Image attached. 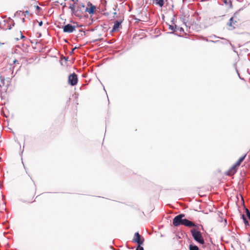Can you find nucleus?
Returning a JSON list of instances; mask_svg holds the SVG:
<instances>
[{"mask_svg": "<svg viewBox=\"0 0 250 250\" xmlns=\"http://www.w3.org/2000/svg\"><path fill=\"white\" fill-rule=\"evenodd\" d=\"M123 22V20L116 21L112 29L113 32H118L119 31L120 28L122 27L121 23Z\"/></svg>", "mask_w": 250, "mask_h": 250, "instance_id": "1a4fd4ad", "label": "nucleus"}, {"mask_svg": "<svg viewBox=\"0 0 250 250\" xmlns=\"http://www.w3.org/2000/svg\"><path fill=\"white\" fill-rule=\"evenodd\" d=\"M12 62L13 64L14 65L13 66V68L16 66V65L18 64L19 66H20V63L19 61L16 59H12V58L10 59L9 62L11 63Z\"/></svg>", "mask_w": 250, "mask_h": 250, "instance_id": "4468645a", "label": "nucleus"}, {"mask_svg": "<svg viewBox=\"0 0 250 250\" xmlns=\"http://www.w3.org/2000/svg\"><path fill=\"white\" fill-rule=\"evenodd\" d=\"M169 28H170V29H171L172 30H174V29H173V26H169Z\"/></svg>", "mask_w": 250, "mask_h": 250, "instance_id": "b1692460", "label": "nucleus"}, {"mask_svg": "<svg viewBox=\"0 0 250 250\" xmlns=\"http://www.w3.org/2000/svg\"><path fill=\"white\" fill-rule=\"evenodd\" d=\"M135 20H136V22H138V21H141L140 19H137V18H135Z\"/></svg>", "mask_w": 250, "mask_h": 250, "instance_id": "4be33fe9", "label": "nucleus"}, {"mask_svg": "<svg viewBox=\"0 0 250 250\" xmlns=\"http://www.w3.org/2000/svg\"><path fill=\"white\" fill-rule=\"evenodd\" d=\"M189 250H199L198 247L196 246L190 245L189 246Z\"/></svg>", "mask_w": 250, "mask_h": 250, "instance_id": "a211bd4d", "label": "nucleus"}, {"mask_svg": "<svg viewBox=\"0 0 250 250\" xmlns=\"http://www.w3.org/2000/svg\"><path fill=\"white\" fill-rule=\"evenodd\" d=\"M22 17V19H21L22 22L24 23L25 22V18H24L25 17Z\"/></svg>", "mask_w": 250, "mask_h": 250, "instance_id": "412c9836", "label": "nucleus"}, {"mask_svg": "<svg viewBox=\"0 0 250 250\" xmlns=\"http://www.w3.org/2000/svg\"><path fill=\"white\" fill-rule=\"evenodd\" d=\"M0 87H2L5 84V79L4 77H2L1 76H0Z\"/></svg>", "mask_w": 250, "mask_h": 250, "instance_id": "f3484780", "label": "nucleus"}, {"mask_svg": "<svg viewBox=\"0 0 250 250\" xmlns=\"http://www.w3.org/2000/svg\"><path fill=\"white\" fill-rule=\"evenodd\" d=\"M35 195V192L34 190H33L30 194H29L28 193H26L23 199V202L26 203H33L35 201L34 199Z\"/></svg>", "mask_w": 250, "mask_h": 250, "instance_id": "423d86ee", "label": "nucleus"}, {"mask_svg": "<svg viewBox=\"0 0 250 250\" xmlns=\"http://www.w3.org/2000/svg\"><path fill=\"white\" fill-rule=\"evenodd\" d=\"M246 215L248 216V217L249 218V219L250 220V212L247 208H246Z\"/></svg>", "mask_w": 250, "mask_h": 250, "instance_id": "6ab92c4d", "label": "nucleus"}, {"mask_svg": "<svg viewBox=\"0 0 250 250\" xmlns=\"http://www.w3.org/2000/svg\"><path fill=\"white\" fill-rule=\"evenodd\" d=\"M68 83L70 84L72 86L75 85L77 84L78 83V77L77 75L73 73L72 74H70L68 77Z\"/></svg>", "mask_w": 250, "mask_h": 250, "instance_id": "0eeeda50", "label": "nucleus"}, {"mask_svg": "<svg viewBox=\"0 0 250 250\" xmlns=\"http://www.w3.org/2000/svg\"><path fill=\"white\" fill-rule=\"evenodd\" d=\"M190 231L192 236L196 242L201 244H204L205 243L204 240L200 231L196 230L195 229H192Z\"/></svg>", "mask_w": 250, "mask_h": 250, "instance_id": "7ed1b4c3", "label": "nucleus"}, {"mask_svg": "<svg viewBox=\"0 0 250 250\" xmlns=\"http://www.w3.org/2000/svg\"><path fill=\"white\" fill-rule=\"evenodd\" d=\"M155 1V3L160 7H162L164 4V0H154Z\"/></svg>", "mask_w": 250, "mask_h": 250, "instance_id": "2eb2a0df", "label": "nucleus"}, {"mask_svg": "<svg viewBox=\"0 0 250 250\" xmlns=\"http://www.w3.org/2000/svg\"><path fill=\"white\" fill-rule=\"evenodd\" d=\"M226 4H228L230 2L229 0H222Z\"/></svg>", "mask_w": 250, "mask_h": 250, "instance_id": "aec40b11", "label": "nucleus"}, {"mask_svg": "<svg viewBox=\"0 0 250 250\" xmlns=\"http://www.w3.org/2000/svg\"><path fill=\"white\" fill-rule=\"evenodd\" d=\"M12 38L18 41L20 39L25 38V36L23 35L22 32L21 31L17 30L12 34Z\"/></svg>", "mask_w": 250, "mask_h": 250, "instance_id": "9d476101", "label": "nucleus"}, {"mask_svg": "<svg viewBox=\"0 0 250 250\" xmlns=\"http://www.w3.org/2000/svg\"><path fill=\"white\" fill-rule=\"evenodd\" d=\"M35 7H36V9H38V10L40 9V8H40L39 6H38V5L36 6Z\"/></svg>", "mask_w": 250, "mask_h": 250, "instance_id": "5701e85b", "label": "nucleus"}, {"mask_svg": "<svg viewBox=\"0 0 250 250\" xmlns=\"http://www.w3.org/2000/svg\"><path fill=\"white\" fill-rule=\"evenodd\" d=\"M96 10V7L93 5L91 3L88 2L87 6L86 8L85 11L88 12L89 14H93Z\"/></svg>", "mask_w": 250, "mask_h": 250, "instance_id": "9b49d317", "label": "nucleus"}, {"mask_svg": "<svg viewBox=\"0 0 250 250\" xmlns=\"http://www.w3.org/2000/svg\"><path fill=\"white\" fill-rule=\"evenodd\" d=\"M82 8H84V6L82 5V7L80 6L76 7L74 4H70L69 8L71 9L72 13L75 16L78 17H82L83 14V10Z\"/></svg>", "mask_w": 250, "mask_h": 250, "instance_id": "20e7f679", "label": "nucleus"}, {"mask_svg": "<svg viewBox=\"0 0 250 250\" xmlns=\"http://www.w3.org/2000/svg\"><path fill=\"white\" fill-rule=\"evenodd\" d=\"M77 27H79V25H77L75 26L67 24L63 27V31L65 33H70L74 31Z\"/></svg>", "mask_w": 250, "mask_h": 250, "instance_id": "6e6552de", "label": "nucleus"}, {"mask_svg": "<svg viewBox=\"0 0 250 250\" xmlns=\"http://www.w3.org/2000/svg\"><path fill=\"white\" fill-rule=\"evenodd\" d=\"M241 218L243 219L245 224L246 226H249V222L246 219V217L245 216V215L244 214H243L241 215Z\"/></svg>", "mask_w": 250, "mask_h": 250, "instance_id": "dca6fc26", "label": "nucleus"}, {"mask_svg": "<svg viewBox=\"0 0 250 250\" xmlns=\"http://www.w3.org/2000/svg\"><path fill=\"white\" fill-rule=\"evenodd\" d=\"M42 21H41V22H39V25L40 26H41L42 25Z\"/></svg>", "mask_w": 250, "mask_h": 250, "instance_id": "393cba45", "label": "nucleus"}, {"mask_svg": "<svg viewBox=\"0 0 250 250\" xmlns=\"http://www.w3.org/2000/svg\"><path fill=\"white\" fill-rule=\"evenodd\" d=\"M26 14H29V11L27 10L25 12L22 11H19L16 12V16H19L20 17H25Z\"/></svg>", "mask_w": 250, "mask_h": 250, "instance_id": "ddd939ff", "label": "nucleus"}, {"mask_svg": "<svg viewBox=\"0 0 250 250\" xmlns=\"http://www.w3.org/2000/svg\"><path fill=\"white\" fill-rule=\"evenodd\" d=\"M132 241L133 242L137 243L138 244V246L136 248V250H144L143 247H141V245L143 244L144 239V238H141V236L138 232H136L134 234Z\"/></svg>", "mask_w": 250, "mask_h": 250, "instance_id": "39448f33", "label": "nucleus"}, {"mask_svg": "<svg viewBox=\"0 0 250 250\" xmlns=\"http://www.w3.org/2000/svg\"><path fill=\"white\" fill-rule=\"evenodd\" d=\"M247 156V154H245L243 156L241 157L236 163L233 165L229 170L226 172L228 175H233L237 171V169L241 165V163L243 161Z\"/></svg>", "mask_w": 250, "mask_h": 250, "instance_id": "f03ea898", "label": "nucleus"}, {"mask_svg": "<svg viewBox=\"0 0 250 250\" xmlns=\"http://www.w3.org/2000/svg\"><path fill=\"white\" fill-rule=\"evenodd\" d=\"M237 25V18L234 15L230 19L229 25L233 28H235Z\"/></svg>", "mask_w": 250, "mask_h": 250, "instance_id": "f8f14e48", "label": "nucleus"}, {"mask_svg": "<svg viewBox=\"0 0 250 250\" xmlns=\"http://www.w3.org/2000/svg\"><path fill=\"white\" fill-rule=\"evenodd\" d=\"M185 217V214H180L177 215L173 219V225L175 227H177L181 225L189 228L196 227V225L193 222L187 219H183Z\"/></svg>", "mask_w": 250, "mask_h": 250, "instance_id": "f257e3e1", "label": "nucleus"}]
</instances>
